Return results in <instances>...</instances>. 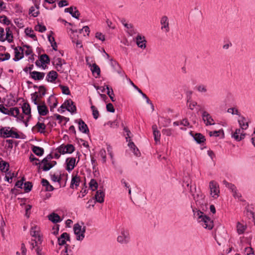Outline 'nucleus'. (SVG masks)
I'll return each instance as SVG.
<instances>
[{"label":"nucleus","instance_id":"nucleus-1","mask_svg":"<svg viewBox=\"0 0 255 255\" xmlns=\"http://www.w3.org/2000/svg\"><path fill=\"white\" fill-rule=\"evenodd\" d=\"M194 216L197 218L198 222L201 223L204 228L208 230L212 229L213 222L209 217L205 215L203 212L200 210L195 212Z\"/></svg>","mask_w":255,"mask_h":255},{"label":"nucleus","instance_id":"nucleus-2","mask_svg":"<svg viewBox=\"0 0 255 255\" xmlns=\"http://www.w3.org/2000/svg\"><path fill=\"white\" fill-rule=\"evenodd\" d=\"M0 136L2 138L12 137L17 139L20 138L18 133L13 130L9 127H1L0 128Z\"/></svg>","mask_w":255,"mask_h":255},{"label":"nucleus","instance_id":"nucleus-3","mask_svg":"<svg viewBox=\"0 0 255 255\" xmlns=\"http://www.w3.org/2000/svg\"><path fill=\"white\" fill-rule=\"evenodd\" d=\"M130 235L129 231L127 229H122L119 235L117 238V241L121 244H127L130 242Z\"/></svg>","mask_w":255,"mask_h":255},{"label":"nucleus","instance_id":"nucleus-4","mask_svg":"<svg viewBox=\"0 0 255 255\" xmlns=\"http://www.w3.org/2000/svg\"><path fill=\"white\" fill-rule=\"evenodd\" d=\"M199 111L201 112V117L203 121L206 126L215 125L214 121L211 115L202 108H200Z\"/></svg>","mask_w":255,"mask_h":255},{"label":"nucleus","instance_id":"nucleus-5","mask_svg":"<svg viewBox=\"0 0 255 255\" xmlns=\"http://www.w3.org/2000/svg\"><path fill=\"white\" fill-rule=\"evenodd\" d=\"M74 234L76 235V240L81 241L85 238V233L86 232V227H82L79 224H76L73 227Z\"/></svg>","mask_w":255,"mask_h":255},{"label":"nucleus","instance_id":"nucleus-6","mask_svg":"<svg viewBox=\"0 0 255 255\" xmlns=\"http://www.w3.org/2000/svg\"><path fill=\"white\" fill-rule=\"evenodd\" d=\"M210 193L212 197L217 198L219 197L220 193L219 186L217 182L215 181H211L209 183Z\"/></svg>","mask_w":255,"mask_h":255},{"label":"nucleus","instance_id":"nucleus-7","mask_svg":"<svg viewBox=\"0 0 255 255\" xmlns=\"http://www.w3.org/2000/svg\"><path fill=\"white\" fill-rule=\"evenodd\" d=\"M60 108L66 109L67 111L72 114L76 112V107L74 102L71 99L66 100L60 106Z\"/></svg>","mask_w":255,"mask_h":255},{"label":"nucleus","instance_id":"nucleus-8","mask_svg":"<svg viewBox=\"0 0 255 255\" xmlns=\"http://www.w3.org/2000/svg\"><path fill=\"white\" fill-rule=\"evenodd\" d=\"M30 235L32 237L35 238L34 239H36L37 240H38L39 243H42L43 242L42 237L40 235V231L39 230V228L36 226H34L31 228L30 232Z\"/></svg>","mask_w":255,"mask_h":255},{"label":"nucleus","instance_id":"nucleus-9","mask_svg":"<svg viewBox=\"0 0 255 255\" xmlns=\"http://www.w3.org/2000/svg\"><path fill=\"white\" fill-rule=\"evenodd\" d=\"M244 129L241 128H237L236 130L232 133V137L234 138L236 141H239L244 139L246 136V133L244 132Z\"/></svg>","mask_w":255,"mask_h":255},{"label":"nucleus","instance_id":"nucleus-10","mask_svg":"<svg viewBox=\"0 0 255 255\" xmlns=\"http://www.w3.org/2000/svg\"><path fill=\"white\" fill-rule=\"evenodd\" d=\"M110 65L113 68L115 72H117L122 77L125 76L124 72L122 71L121 67L119 64L115 60L113 59H110ZM127 77V76H126Z\"/></svg>","mask_w":255,"mask_h":255},{"label":"nucleus","instance_id":"nucleus-11","mask_svg":"<svg viewBox=\"0 0 255 255\" xmlns=\"http://www.w3.org/2000/svg\"><path fill=\"white\" fill-rule=\"evenodd\" d=\"M160 23L161 25V29L166 32L169 31V19L167 16H162L160 19Z\"/></svg>","mask_w":255,"mask_h":255},{"label":"nucleus","instance_id":"nucleus-12","mask_svg":"<svg viewBox=\"0 0 255 255\" xmlns=\"http://www.w3.org/2000/svg\"><path fill=\"white\" fill-rule=\"evenodd\" d=\"M75 123H78V128L81 132L85 134H88L89 133V129L87 125L82 119H80L75 120Z\"/></svg>","mask_w":255,"mask_h":255},{"label":"nucleus","instance_id":"nucleus-13","mask_svg":"<svg viewBox=\"0 0 255 255\" xmlns=\"http://www.w3.org/2000/svg\"><path fill=\"white\" fill-rule=\"evenodd\" d=\"M14 57L13 59L14 61H18L23 58V49L21 47H15L14 48Z\"/></svg>","mask_w":255,"mask_h":255},{"label":"nucleus","instance_id":"nucleus-14","mask_svg":"<svg viewBox=\"0 0 255 255\" xmlns=\"http://www.w3.org/2000/svg\"><path fill=\"white\" fill-rule=\"evenodd\" d=\"M193 196L197 205H199L202 207L206 205V203L205 200V195L202 194H197L196 195L193 194Z\"/></svg>","mask_w":255,"mask_h":255},{"label":"nucleus","instance_id":"nucleus-15","mask_svg":"<svg viewBox=\"0 0 255 255\" xmlns=\"http://www.w3.org/2000/svg\"><path fill=\"white\" fill-rule=\"evenodd\" d=\"M66 169L70 172L76 165V159L74 157H68L66 159Z\"/></svg>","mask_w":255,"mask_h":255},{"label":"nucleus","instance_id":"nucleus-16","mask_svg":"<svg viewBox=\"0 0 255 255\" xmlns=\"http://www.w3.org/2000/svg\"><path fill=\"white\" fill-rule=\"evenodd\" d=\"M70 241V237L69 234L66 232L62 233L58 238V243L59 246L65 245L66 241Z\"/></svg>","mask_w":255,"mask_h":255},{"label":"nucleus","instance_id":"nucleus-17","mask_svg":"<svg viewBox=\"0 0 255 255\" xmlns=\"http://www.w3.org/2000/svg\"><path fill=\"white\" fill-rule=\"evenodd\" d=\"M136 43L137 46L140 48L144 49L146 47V39L141 34H138L135 38Z\"/></svg>","mask_w":255,"mask_h":255},{"label":"nucleus","instance_id":"nucleus-18","mask_svg":"<svg viewBox=\"0 0 255 255\" xmlns=\"http://www.w3.org/2000/svg\"><path fill=\"white\" fill-rule=\"evenodd\" d=\"M37 109L38 114L40 116H46L49 113L48 108L46 106L44 102H42L39 105H38Z\"/></svg>","mask_w":255,"mask_h":255},{"label":"nucleus","instance_id":"nucleus-19","mask_svg":"<svg viewBox=\"0 0 255 255\" xmlns=\"http://www.w3.org/2000/svg\"><path fill=\"white\" fill-rule=\"evenodd\" d=\"M34 164L38 165V169L44 171H47L52 168V166L49 165V162H43V159L40 162H35Z\"/></svg>","mask_w":255,"mask_h":255},{"label":"nucleus","instance_id":"nucleus-20","mask_svg":"<svg viewBox=\"0 0 255 255\" xmlns=\"http://www.w3.org/2000/svg\"><path fill=\"white\" fill-rule=\"evenodd\" d=\"M190 134L198 144H201L206 140L205 136L200 133H193L192 132H190Z\"/></svg>","mask_w":255,"mask_h":255},{"label":"nucleus","instance_id":"nucleus-21","mask_svg":"<svg viewBox=\"0 0 255 255\" xmlns=\"http://www.w3.org/2000/svg\"><path fill=\"white\" fill-rule=\"evenodd\" d=\"M57 77V73L55 71L52 70L47 74L45 80L48 82L54 83Z\"/></svg>","mask_w":255,"mask_h":255},{"label":"nucleus","instance_id":"nucleus-22","mask_svg":"<svg viewBox=\"0 0 255 255\" xmlns=\"http://www.w3.org/2000/svg\"><path fill=\"white\" fill-rule=\"evenodd\" d=\"M31 77L34 80L40 81L42 80L45 76V73L36 71L29 72Z\"/></svg>","mask_w":255,"mask_h":255},{"label":"nucleus","instance_id":"nucleus-23","mask_svg":"<svg viewBox=\"0 0 255 255\" xmlns=\"http://www.w3.org/2000/svg\"><path fill=\"white\" fill-rule=\"evenodd\" d=\"M22 110L23 114L28 116V119L30 120L31 118V108L30 105L28 103H24L22 106Z\"/></svg>","mask_w":255,"mask_h":255},{"label":"nucleus","instance_id":"nucleus-24","mask_svg":"<svg viewBox=\"0 0 255 255\" xmlns=\"http://www.w3.org/2000/svg\"><path fill=\"white\" fill-rule=\"evenodd\" d=\"M47 103L50 108V111H52L55 108L57 105L58 102L55 97L54 96L51 95L47 99Z\"/></svg>","mask_w":255,"mask_h":255},{"label":"nucleus","instance_id":"nucleus-25","mask_svg":"<svg viewBox=\"0 0 255 255\" xmlns=\"http://www.w3.org/2000/svg\"><path fill=\"white\" fill-rule=\"evenodd\" d=\"M152 128L153 129L154 139L156 144H158L160 142L161 136L160 132L157 129V126L156 125H153Z\"/></svg>","mask_w":255,"mask_h":255},{"label":"nucleus","instance_id":"nucleus-26","mask_svg":"<svg viewBox=\"0 0 255 255\" xmlns=\"http://www.w3.org/2000/svg\"><path fill=\"white\" fill-rule=\"evenodd\" d=\"M104 197L105 193L103 190L99 189L97 191L95 196L96 202L100 203H103L104 202Z\"/></svg>","mask_w":255,"mask_h":255},{"label":"nucleus","instance_id":"nucleus-27","mask_svg":"<svg viewBox=\"0 0 255 255\" xmlns=\"http://www.w3.org/2000/svg\"><path fill=\"white\" fill-rule=\"evenodd\" d=\"M245 213L249 219L255 220V213L254 212V208L252 206H247L246 207Z\"/></svg>","mask_w":255,"mask_h":255},{"label":"nucleus","instance_id":"nucleus-28","mask_svg":"<svg viewBox=\"0 0 255 255\" xmlns=\"http://www.w3.org/2000/svg\"><path fill=\"white\" fill-rule=\"evenodd\" d=\"M240 119L238 120V123L240 128L242 129H247L249 127L248 122L246 118L243 116H239Z\"/></svg>","mask_w":255,"mask_h":255},{"label":"nucleus","instance_id":"nucleus-29","mask_svg":"<svg viewBox=\"0 0 255 255\" xmlns=\"http://www.w3.org/2000/svg\"><path fill=\"white\" fill-rule=\"evenodd\" d=\"M81 182V179L78 175L72 176V179L70 183V188L74 189V186L77 188L79 186Z\"/></svg>","mask_w":255,"mask_h":255},{"label":"nucleus","instance_id":"nucleus-30","mask_svg":"<svg viewBox=\"0 0 255 255\" xmlns=\"http://www.w3.org/2000/svg\"><path fill=\"white\" fill-rule=\"evenodd\" d=\"M75 247L74 245L66 244L64 250L62 252L63 255H73V250Z\"/></svg>","mask_w":255,"mask_h":255},{"label":"nucleus","instance_id":"nucleus-31","mask_svg":"<svg viewBox=\"0 0 255 255\" xmlns=\"http://www.w3.org/2000/svg\"><path fill=\"white\" fill-rule=\"evenodd\" d=\"M48 219L53 223H58L62 221L60 216L56 213H52L48 215Z\"/></svg>","mask_w":255,"mask_h":255},{"label":"nucleus","instance_id":"nucleus-32","mask_svg":"<svg viewBox=\"0 0 255 255\" xmlns=\"http://www.w3.org/2000/svg\"><path fill=\"white\" fill-rule=\"evenodd\" d=\"M129 81L130 82V83L131 84V85H132L134 88L137 90L138 92L141 95V96L144 99L146 100V103L150 105H151L153 107L152 103L151 102V101L147 97V96L145 94H144L140 89H139L136 86H135L130 79H129Z\"/></svg>","mask_w":255,"mask_h":255},{"label":"nucleus","instance_id":"nucleus-33","mask_svg":"<svg viewBox=\"0 0 255 255\" xmlns=\"http://www.w3.org/2000/svg\"><path fill=\"white\" fill-rule=\"evenodd\" d=\"M34 128H37L38 131L40 133H44L45 132L46 126L43 123L38 122L32 129Z\"/></svg>","mask_w":255,"mask_h":255},{"label":"nucleus","instance_id":"nucleus-34","mask_svg":"<svg viewBox=\"0 0 255 255\" xmlns=\"http://www.w3.org/2000/svg\"><path fill=\"white\" fill-rule=\"evenodd\" d=\"M41 184L43 186L45 187L46 191H52L54 190V188L49 183L48 181L45 179H42Z\"/></svg>","mask_w":255,"mask_h":255},{"label":"nucleus","instance_id":"nucleus-35","mask_svg":"<svg viewBox=\"0 0 255 255\" xmlns=\"http://www.w3.org/2000/svg\"><path fill=\"white\" fill-rule=\"evenodd\" d=\"M237 231L238 234H243L245 231L246 230L247 227L246 225H244L240 222H238L237 224Z\"/></svg>","mask_w":255,"mask_h":255},{"label":"nucleus","instance_id":"nucleus-36","mask_svg":"<svg viewBox=\"0 0 255 255\" xmlns=\"http://www.w3.org/2000/svg\"><path fill=\"white\" fill-rule=\"evenodd\" d=\"M32 151L37 156H42L44 153V149L39 146L33 145L32 147Z\"/></svg>","mask_w":255,"mask_h":255},{"label":"nucleus","instance_id":"nucleus-37","mask_svg":"<svg viewBox=\"0 0 255 255\" xmlns=\"http://www.w3.org/2000/svg\"><path fill=\"white\" fill-rule=\"evenodd\" d=\"M38 240L36 239H31L30 241L29 242V244L30 245V249L32 250L35 249L38 246H41L42 243H39Z\"/></svg>","mask_w":255,"mask_h":255},{"label":"nucleus","instance_id":"nucleus-38","mask_svg":"<svg viewBox=\"0 0 255 255\" xmlns=\"http://www.w3.org/2000/svg\"><path fill=\"white\" fill-rule=\"evenodd\" d=\"M73 17L78 19L80 15L79 11L77 9L76 7H70V11L69 13Z\"/></svg>","mask_w":255,"mask_h":255},{"label":"nucleus","instance_id":"nucleus-39","mask_svg":"<svg viewBox=\"0 0 255 255\" xmlns=\"http://www.w3.org/2000/svg\"><path fill=\"white\" fill-rule=\"evenodd\" d=\"M24 32L26 35L32 38L34 40H37L36 36L31 28H26L25 29Z\"/></svg>","mask_w":255,"mask_h":255},{"label":"nucleus","instance_id":"nucleus-40","mask_svg":"<svg viewBox=\"0 0 255 255\" xmlns=\"http://www.w3.org/2000/svg\"><path fill=\"white\" fill-rule=\"evenodd\" d=\"M0 170L2 172H6L9 170V164L6 161L2 160L0 162Z\"/></svg>","mask_w":255,"mask_h":255},{"label":"nucleus","instance_id":"nucleus-41","mask_svg":"<svg viewBox=\"0 0 255 255\" xmlns=\"http://www.w3.org/2000/svg\"><path fill=\"white\" fill-rule=\"evenodd\" d=\"M6 30V39L9 43H11L13 41V35L12 31L10 30L9 27H7Z\"/></svg>","mask_w":255,"mask_h":255},{"label":"nucleus","instance_id":"nucleus-42","mask_svg":"<svg viewBox=\"0 0 255 255\" xmlns=\"http://www.w3.org/2000/svg\"><path fill=\"white\" fill-rule=\"evenodd\" d=\"M39 60L40 62L43 65L46 64H49L50 62L49 56L46 54L40 55Z\"/></svg>","mask_w":255,"mask_h":255},{"label":"nucleus","instance_id":"nucleus-43","mask_svg":"<svg viewBox=\"0 0 255 255\" xmlns=\"http://www.w3.org/2000/svg\"><path fill=\"white\" fill-rule=\"evenodd\" d=\"M8 113H9L8 115H10L14 117H17L19 114V110L16 107L11 108L10 109V110H8Z\"/></svg>","mask_w":255,"mask_h":255},{"label":"nucleus","instance_id":"nucleus-44","mask_svg":"<svg viewBox=\"0 0 255 255\" xmlns=\"http://www.w3.org/2000/svg\"><path fill=\"white\" fill-rule=\"evenodd\" d=\"M52 63L55 67L57 66L60 67V66H62L63 64H65V62L64 60L58 57L55 58L54 59L53 61H52Z\"/></svg>","mask_w":255,"mask_h":255},{"label":"nucleus","instance_id":"nucleus-45","mask_svg":"<svg viewBox=\"0 0 255 255\" xmlns=\"http://www.w3.org/2000/svg\"><path fill=\"white\" fill-rule=\"evenodd\" d=\"M91 71L93 74H97V77L98 76H100V68L99 67L98 65H97L96 63H94L92 64V66L91 67Z\"/></svg>","mask_w":255,"mask_h":255},{"label":"nucleus","instance_id":"nucleus-46","mask_svg":"<svg viewBox=\"0 0 255 255\" xmlns=\"http://www.w3.org/2000/svg\"><path fill=\"white\" fill-rule=\"evenodd\" d=\"M106 89L107 90V94L109 96L112 102H115V99L114 98V93L113 89L110 88L108 85H106Z\"/></svg>","mask_w":255,"mask_h":255},{"label":"nucleus","instance_id":"nucleus-47","mask_svg":"<svg viewBox=\"0 0 255 255\" xmlns=\"http://www.w3.org/2000/svg\"><path fill=\"white\" fill-rule=\"evenodd\" d=\"M187 105L188 108L191 110H193L195 106L198 107L199 109L202 108L200 105H197V103L196 102L192 101L190 100H187Z\"/></svg>","mask_w":255,"mask_h":255},{"label":"nucleus","instance_id":"nucleus-48","mask_svg":"<svg viewBox=\"0 0 255 255\" xmlns=\"http://www.w3.org/2000/svg\"><path fill=\"white\" fill-rule=\"evenodd\" d=\"M89 186L91 190L95 191L98 188V184L96 180L92 179L89 183Z\"/></svg>","mask_w":255,"mask_h":255},{"label":"nucleus","instance_id":"nucleus-49","mask_svg":"<svg viewBox=\"0 0 255 255\" xmlns=\"http://www.w3.org/2000/svg\"><path fill=\"white\" fill-rule=\"evenodd\" d=\"M91 110L92 111V115L93 118L97 120L99 117V112L96 107L93 105L91 107Z\"/></svg>","mask_w":255,"mask_h":255},{"label":"nucleus","instance_id":"nucleus-50","mask_svg":"<svg viewBox=\"0 0 255 255\" xmlns=\"http://www.w3.org/2000/svg\"><path fill=\"white\" fill-rule=\"evenodd\" d=\"M50 177H51V180L53 182H58L60 185V187H61V181L62 178L60 176H58L57 175H56L55 174H50Z\"/></svg>","mask_w":255,"mask_h":255},{"label":"nucleus","instance_id":"nucleus-51","mask_svg":"<svg viewBox=\"0 0 255 255\" xmlns=\"http://www.w3.org/2000/svg\"><path fill=\"white\" fill-rule=\"evenodd\" d=\"M66 153H72L75 150V147L73 144H67L65 145Z\"/></svg>","mask_w":255,"mask_h":255},{"label":"nucleus","instance_id":"nucleus-52","mask_svg":"<svg viewBox=\"0 0 255 255\" xmlns=\"http://www.w3.org/2000/svg\"><path fill=\"white\" fill-rule=\"evenodd\" d=\"M32 188V184L31 182L28 181L26 182L24 184L23 189L25 192H30Z\"/></svg>","mask_w":255,"mask_h":255},{"label":"nucleus","instance_id":"nucleus-53","mask_svg":"<svg viewBox=\"0 0 255 255\" xmlns=\"http://www.w3.org/2000/svg\"><path fill=\"white\" fill-rule=\"evenodd\" d=\"M0 22L6 25H9L11 23L10 21L8 19V18L4 15L0 16Z\"/></svg>","mask_w":255,"mask_h":255},{"label":"nucleus","instance_id":"nucleus-54","mask_svg":"<svg viewBox=\"0 0 255 255\" xmlns=\"http://www.w3.org/2000/svg\"><path fill=\"white\" fill-rule=\"evenodd\" d=\"M29 14H31V15L32 16H33L34 17H36L39 14V10L35 11V7L31 6V7H30V8L29 9Z\"/></svg>","mask_w":255,"mask_h":255},{"label":"nucleus","instance_id":"nucleus-55","mask_svg":"<svg viewBox=\"0 0 255 255\" xmlns=\"http://www.w3.org/2000/svg\"><path fill=\"white\" fill-rule=\"evenodd\" d=\"M35 29L36 31L42 33L46 30V28L44 25H43L40 24H38L37 25L35 26Z\"/></svg>","mask_w":255,"mask_h":255},{"label":"nucleus","instance_id":"nucleus-56","mask_svg":"<svg viewBox=\"0 0 255 255\" xmlns=\"http://www.w3.org/2000/svg\"><path fill=\"white\" fill-rule=\"evenodd\" d=\"M46 89L44 86L41 85V86H39V92H38L40 93V94H39L40 98H41L42 97H43V96H45V95L46 94Z\"/></svg>","mask_w":255,"mask_h":255},{"label":"nucleus","instance_id":"nucleus-57","mask_svg":"<svg viewBox=\"0 0 255 255\" xmlns=\"http://www.w3.org/2000/svg\"><path fill=\"white\" fill-rule=\"evenodd\" d=\"M14 173L10 172H7L5 176V180L9 183H11Z\"/></svg>","mask_w":255,"mask_h":255},{"label":"nucleus","instance_id":"nucleus-58","mask_svg":"<svg viewBox=\"0 0 255 255\" xmlns=\"http://www.w3.org/2000/svg\"><path fill=\"white\" fill-rule=\"evenodd\" d=\"M60 87L63 94L69 95L70 94V91L69 88L66 86L60 85Z\"/></svg>","mask_w":255,"mask_h":255},{"label":"nucleus","instance_id":"nucleus-59","mask_svg":"<svg viewBox=\"0 0 255 255\" xmlns=\"http://www.w3.org/2000/svg\"><path fill=\"white\" fill-rule=\"evenodd\" d=\"M224 184L226 185V187L230 189L232 192H234L235 190H237L236 186L232 183H228L227 181H224Z\"/></svg>","mask_w":255,"mask_h":255},{"label":"nucleus","instance_id":"nucleus-60","mask_svg":"<svg viewBox=\"0 0 255 255\" xmlns=\"http://www.w3.org/2000/svg\"><path fill=\"white\" fill-rule=\"evenodd\" d=\"M99 154L102 159L103 163H105L106 161V152L104 149L100 150Z\"/></svg>","mask_w":255,"mask_h":255},{"label":"nucleus","instance_id":"nucleus-61","mask_svg":"<svg viewBox=\"0 0 255 255\" xmlns=\"http://www.w3.org/2000/svg\"><path fill=\"white\" fill-rule=\"evenodd\" d=\"M43 250V248L42 246L37 247L35 250L36 255H45Z\"/></svg>","mask_w":255,"mask_h":255},{"label":"nucleus","instance_id":"nucleus-62","mask_svg":"<svg viewBox=\"0 0 255 255\" xmlns=\"http://www.w3.org/2000/svg\"><path fill=\"white\" fill-rule=\"evenodd\" d=\"M56 150L62 154H66L65 145L62 144L56 148Z\"/></svg>","mask_w":255,"mask_h":255},{"label":"nucleus","instance_id":"nucleus-63","mask_svg":"<svg viewBox=\"0 0 255 255\" xmlns=\"http://www.w3.org/2000/svg\"><path fill=\"white\" fill-rule=\"evenodd\" d=\"M227 112L229 113H231L232 115H236L240 116V113L239 111L234 108H229Z\"/></svg>","mask_w":255,"mask_h":255},{"label":"nucleus","instance_id":"nucleus-64","mask_svg":"<svg viewBox=\"0 0 255 255\" xmlns=\"http://www.w3.org/2000/svg\"><path fill=\"white\" fill-rule=\"evenodd\" d=\"M244 253L245 255H250L254 254V251L251 247H246L244 249Z\"/></svg>","mask_w":255,"mask_h":255}]
</instances>
